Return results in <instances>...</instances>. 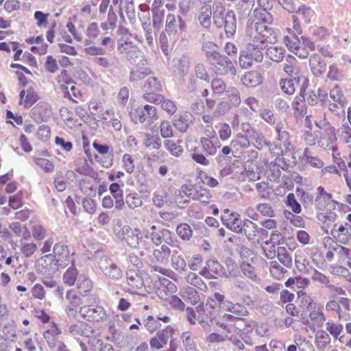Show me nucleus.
Listing matches in <instances>:
<instances>
[{"instance_id":"obj_1","label":"nucleus","mask_w":351,"mask_h":351,"mask_svg":"<svg viewBox=\"0 0 351 351\" xmlns=\"http://www.w3.org/2000/svg\"><path fill=\"white\" fill-rule=\"evenodd\" d=\"M246 34L249 38L247 43L266 46L276 42L278 34L274 29L263 23H255L248 25Z\"/></svg>"},{"instance_id":"obj_2","label":"nucleus","mask_w":351,"mask_h":351,"mask_svg":"<svg viewBox=\"0 0 351 351\" xmlns=\"http://www.w3.org/2000/svg\"><path fill=\"white\" fill-rule=\"evenodd\" d=\"M213 22L218 29L223 28L228 37L233 36L237 29V19L234 11L226 12L221 3L213 5Z\"/></svg>"},{"instance_id":"obj_3","label":"nucleus","mask_w":351,"mask_h":351,"mask_svg":"<svg viewBox=\"0 0 351 351\" xmlns=\"http://www.w3.org/2000/svg\"><path fill=\"white\" fill-rule=\"evenodd\" d=\"M93 258L104 276L115 281L122 278L123 272L121 267L104 252L97 250L94 254Z\"/></svg>"},{"instance_id":"obj_4","label":"nucleus","mask_w":351,"mask_h":351,"mask_svg":"<svg viewBox=\"0 0 351 351\" xmlns=\"http://www.w3.org/2000/svg\"><path fill=\"white\" fill-rule=\"evenodd\" d=\"M275 131L278 135V141L281 143H270V152L276 156L290 155L293 147L290 141V134L286 130L285 125L282 121H279L275 126Z\"/></svg>"},{"instance_id":"obj_5","label":"nucleus","mask_w":351,"mask_h":351,"mask_svg":"<svg viewBox=\"0 0 351 351\" xmlns=\"http://www.w3.org/2000/svg\"><path fill=\"white\" fill-rule=\"evenodd\" d=\"M173 232L162 226L152 225L150 227V232L145 235V238H150L152 243L156 246L162 245V243L171 247L176 245L177 240L173 237Z\"/></svg>"},{"instance_id":"obj_6","label":"nucleus","mask_w":351,"mask_h":351,"mask_svg":"<svg viewBox=\"0 0 351 351\" xmlns=\"http://www.w3.org/2000/svg\"><path fill=\"white\" fill-rule=\"evenodd\" d=\"M130 117L135 124L147 122L148 125H151L158 119L156 107L151 105H145L131 109Z\"/></svg>"},{"instance_id":"obj_7","label":"nucleus","mask_w":351,"mask_h":351,"mask_svg":"<svg viewBox=\"0 0 351 351\" xmlns=\"http://www.w3.org/2000/svg\"><path fill=\"white\" fill-rule=\"evenodd\" d=\"M71 254L69 247L62 242L57 243L54 245L53 254H47L44 257L46 258H52L56 262V265L61 268H64L70 263H74L73 255Z\"/></svg>"},{"instance_id":"obj_8","label":"nucleus","mask_w":351,"mask_h":351,"mask_svg":"<svg viewBox=\"0 0 351 351\" xmlns=\"http://www.w3.org/2000/svg\"><path fill=\"white\" fill-rule=\"evenodd\" d=\"M234 286L236 289L232 293L234 299L240 300L247 306H253L255 304V300L250 295L251 288L254 287L252 283L243 280L236 279L234 282Z\"/></svg>"},{"instance_id":"obj_9","label":"nucleus","mask_w":351,"mask_h":351,"mask_svg":"<svg viewBox=\"0 0 351 351\" xmlns=\"http://www.w3.org/2000/svg\"><path fill=\"white\" fill-rule=\"evenodd\" d=\"M186 28L185 21L180 15L169 14L166 17L165 32L170 39L176 40Z\"/></svg>"},{"instance_id":"obj_10","label":"nucleus","mask_w":351,"mask_h":351,"mask_svg":"<svg viewBox=\"0 0 351 351\" xmlns=\"http://www.w3.org/2000/svg\"><path fill=\"white\" fill-rule=\"evenodd\" d=\"M115 234L119 239L125 241L129 247L134 249L139 247L142 234L138 228L132 229L130 226L125 225L119 231L115 229Z\"/></svg>"},{"instance_id":"obj_11","label":"nucleus","mask_w":351,"mask_h":351,"mask_svg":"<svg viewBox=\"0 0 351 351\" xmlns=\"http://www.w3.org/2000/svg\"><path fill=\"white\" fill-rule=\"evenodd\" d=\"M208 62L214 66L217 75L230 74L234 75L237 73V70L232 62L227 56L220 53H217Z\"/></svg>"},{"instance_id":"obj_12","label":"nucleus","mask_w":351,"mask_h":351,"mask_svg":"<svg viewBox=\"0 0 351 351\" xmlns=\"http://www.w3.org/2000/svg\"><path fill=\"white\" fill-rule=\"evenodd\" d=\"M79 313L82 318L89 322H103L107 317L105 309L101 305H84L80 307Z\"/></svg>"},{"instance_id":"obj_13","label":"nucleus","mask_w":351,"mask_h":351,"mask_svg":"<svg viewBox=\"0 0 351 351\" xmlns=\"http://www.w3.org/2000/svg\"><path fill=\"white\" fill-rule=\"evenodd\" d=\"M317 196L315 198V206L317 210H330L335 207L336 202L332 199V195L331 193H327L322 186L317 187Z\"/></svg>"},{"instance_id":"obj_14","label":"nucleus","mask_w":351,"mask_h":351,"mask_svg":"<svg viewBox=\"0 0 351 351\" xmlns=\"http://www.w3.org/2000/svg\"><path fill=\"white\" fill-rule=\"evenodd\" d=\"M221 219L222 223L226 226L227 228L235 233H241L243 220H241L239 214L237 213H230L228 209H226L223 211V214L221 215Z\"/></svg>"},{"instance_id":"obj_15","label":"nucleus","mask_w":351,"mask_h":351,"mask_svg":"<svg viewBox=\"0 0 351 351\" xmlns=\"http://www.w3.org/2000/svg\"><path fill=\"white\" fill-rule=\"evenodd\" d=\"M69 332L75 339L80 337L90 338L95 335L93 327L83 321L71 324L69 328Z\"/></svg>"},{"instance_id":"obj_16","label":"nucleus","mask_w":351,"mask_h":351,"mask_svg":"<svg viewBox=\"0 0 351 351\" xmlns=\"http://www.w3.org/2000/svg\"><path fill=\"white\" fill-rule=\"evenodd\" d=\"M173 332L174 330L171 326H167L165 328L158 331L156 335L150 340L151 348L156 350L162 348L167 343Z\"/></svg>"},{"instance_id":"obj_17","label":"nucleus","mask_w":351,"mask_h":351,"mask_svg":"<svg viewBox=\"0 0 351 351\" xmlns=\"http://www.w3.org/2000/svg\"><path fill=\"white\" fill-rule=\"evenodd\" d=\"M61 334V329L57 324L53 322L50 328L43 331V337L49 348L51 350H55L56 345H58L57 343L60 341V336Z\"/></svg>"},{"instance_id":"obj_18","label":"nucleus","mask_w":351,"mask_h":351,"mask_svg":"<svg viewBox=\"0 0 351 351\" xmlns=\"http://www.w3.org/2000/svg\"><path fill=\"white\" fill-rule=\"evenodd\" d=\"M223 273L224 269L221 263L216 260L210 259L206 262V266L199 272V274L207 279H213L215 278L216 276H222Z\"/></svg>"},{"instance_id":"obj_19","label":"nucleus","mask_w":351,"mask_h":351,"mask_svg":"<svg viewBox=\"0 0 351 351\" xmlns=\"http://www.w3.org/2000/svg\"><path fill=\"white\" fill-rule=\"evenodd\" d=\"M66 299L69 302V304L64 308L66 315L68 317H75L77 308L82 303V299L74 289H69L66 291Z\"/></svg>"},{"instance_id":"obj_20","label":"nucleus","mask_w":351,"mask_h":351,"mask_svg":"<svg viewBox=\"0 0 351 351\" xmlns=\"http://www.w3.org/2000/svg\"><path fill=\"white\" fill-rule=\"evenodd\" d=\"M337 138L335 130L332 128L324 131L320 136L318 145L324 149L331 150L333 152L337 151Z\"/></svg>"},{"instance_id":"obj_21","label":"nucleus","mask_w":351,"mask_h":351,"mask_svg":"<svg viewBox=\"0 0 351 351\" xmlns=\"http://www.w3.org/2000/svg\"><path fill=\"white\" fill-rule=\"evenodd\" d=\"M245 306L246 305L243 304L241 302V303H233L230 300H226L223 305V310L234 314L237 317L241 319L243 317H246L249 315V311Z\"/></svg>"},{"instance_id":"obj_22","label":"nucleus","mask_w":351,"mask_h":351,"mask_svg":"<svg viewBox=\"0 0 351 351\" xmlns=\"http://www.w3.org/2000/svg\"><path fill=\"white\" fill-rule=\"evenodd\" d=\"M193 121V116L188 112H184L174 117L173 123L178 130L185 132Z\"/></svg>"},{"instance_id":"obj_23","label":"nucleus","mask_w":351,"mask_h":351,"mask_svg":"<svg viewBox=\"0 0 351 351\" xmlns=\"http://www.w3.org/2000/svg\"><path fill=\"white\" fill-rule=\"evenodd\" d=\"M309 66L314 76L320 77L326 70V63L322 60L321 57L314 53L309 58Z\"/></svg>"},{"instance_id":"obj_24","label":"nucleus","mask_w":351,"mask_h":351,"mask_svg":"<svg viewBox=\"0 0 351 351\" xmlns=\"http://www.w3.org/2000/svg\"><path fill=\"white\" fill-rule=\"evenodd\" d=\"M190 66L189 60L186 56H182L173 66V73L178 79H183L189 73Z\"/></svg>"},{"instance_id":"obj_25","label":"nucleus","mask_w":351,"mask_h":351,"mask_svg":"<svg viewBox=\"0 0 351 351\" xmlns=\"http://www.w3.org/2000/svg\"><path fill=\"white\" fill-rule=\"evenodd\" d=\"M171 252L172 251L169 245L162 244L159 247L153 250L152 255L157 263L167 265L169 263Z\"/></svg>"},{"instance_id":"obj_26","label":"nucleus","mask_w":351,"mask_h":351,"mask_svg":"<svg viewBox=\"0 0 351 351\" xmlns=\"http://www.w3.org/2000/svg\"><path fill=\"white\" fill-rule=\"evenodd\" d=\"M126 278L128 285L130 289L128 290V292L134 293L135 291L133 289H140L144 286V281L143 278L134 270H130L126 274Z\"/></svg>"},{"instance_id":"obj_27","label":"nucleus","mask_w":351,"mask_h":351,"mask_svg":"<svg viewBox=\"0 0 351 351\" xmlns=\"http://www.w3.org/2000/svg\"><path fill=\"white\" fill-rule=\"evenodd\" d=\"M250 142L245 135L239 133L235 135L230 142V146L236 153H242V152L250 147Z\"/></svg>"},{"instance_id":"obj_28","label":"nucleus","mask_w":351,"mask_h":351,"mask_svg":"<svg viewBox=\"0 0 351 351\" xmlns=\"http://www.w3.org/2000/svg\"><path fill=\"white\" fill-rule=\"evenodd\" d=\"M300 80L299 76H294L289 79H281L279 85L284 93L291 95L295 93L296 87L298 86Z\"/></svg>"},{"instance_id":"obj_29","label":"nucleus","mask_w":351,"mask_h":351,"mask_svg":"<svg viewBox=\"0 0 351 351\" xmlns=\"http://www.w3.org/2000/svg\"><path fill=\"white\" fill-rule=\"evenodd\" d=\"M217 143H219V141L217 138H206L202 137L200 138V144L202 145L203 151L206 153V156H215L217 152Z\"/></svg>"},{"instance_id":"obj_30","label":"nucleus","mask_w":351,"mask_h":351,"mask_svg":"<svg viewBox=\"0 0 351 351\" xmlns=\"http://www.w3.org/2000/svg\"><path fill=\"white\" fill-rule=\"evenodd\" d=\"M171 256L172 267L178 272L185 271L186 263L184 258L182 252L178 250H173Z\"/></svg>"},{"instance_id":"obj_31","label":"nucleus","mask_w":351,"mask_h":351,"mask_svg":"<svg viewBox=\"0 0 351 351\" xmlns=\"http://www.w3.org/2000/svg\"><path fill=\"white\" fill-rule=\"evenodd\" d=\"M212 16L213 17V10H212L210 5H205L202 7L198 15V21L200 25L206 29H209Z\"/></svg>"},{"instance_id":"obj_32","label":"nucleus","mask_w":351,"mask_h":351,"mask_svg":"<svg viewBox=\"0 0 351 351\" xmlns=\"http://www.w3.org/2000/svg\"><path fill=\"white\" fill-rule=\"evenodd\" d=\"M266 48V46L247 43L246 45L245 53H247L250 56V58L254 60L255 62H261L263 59V51Z\"/></svg>"},{"instance_id":"obj_33","label":"nucleus","mask_w":351,"mask_h":351,"mask_svg":"<svg viewBox=\"0 0 351 351\" xmlns=\"http://www.w3.org/2000/svg\"><path fill=\"white\" fill-rule=\"evenodd\" d=\"M32 113L38 116L36 119L40 121H47L51 117V110L49 104L45 103H39L32 110Z\"/></svg>"},{"instance_id":"obj_34","label":"nucleus","mask_w":351,"mask_h":351,"mask_svg":"<svg viewBox=\"0 0 351 351\" xmlns=\"http://www.w3.org/2000/svg\"><path fill=\"white\" fill-rule=\"evenodd\" d=\"M302 159L315 168H322L324 165V162L315 154L313 149L306 147L304 149L302 155Z\"/></svg>"},{"instance_id":"obj_35","label":"nucleus","mask_w":351,"mask_h":351,"mask_svg":"<svg viewBox=\"0 0 351 351\" xmlns=\"http://www.w3.org/2000/svg\"><path fill=\"white\" fill-rule=\"evenodd\" d=\"M262 80L261 75L254 71L246 73L241 78L243 85L247 87H256L262 82Z\"/></svg>"},{"instance_id":"obj_36","label":"nucleus","mask_w":351,"mask_h":351,"mask_svg":"<svg viewBox=\"0 0 351 351\" xmlns=\"http://www.w3.org/2000/svg\"><path fill=\"white\" fill-rule=\"evenodd\" d=\"M241 233L244 232L249 241H254L258 237V226L250 219H245L241 224Z\"/></svg>"},{"instance_id":"obj_37","label":"nucleus","mask_w":351,"mask_h":351,"mask_svg":"<svg viewBox=\"0 0 351 351\" xmlns=\"http://www.w3.org/2000/svg\"><path fill=\"white\" fill-rule=\"evenodd\" d=\"M248 138H251L253 141H254L255 147L261 149L265 146L270 147V143L267 141L265 138L263 134L256 128L254 129L247 135Z\"/></svg>"},{"instance_id":"obj_38","label":"nucleus","mask_w":351,"mask_h":351,"mask_svg":"<svg viewBox=\"0 0 351 351\" xmlns=\"http://www.w3.org/2000/svg\"><path fill=\"white\" fill-rule=\"evenodd\" d=\"M152 73L149 67L141 68L138 66L132 67L130 72V82H134L143 80Z\"/></svg>"},{"instance_id":"obj_39","label":"nucleus","mask_w":351,"mask_h":351,"mask_svg":"<svg viewBox=\"0 0 351 351\" xmlns=\"http://www.w3.org/2000/svg\"><path fill=\"white\" fill-rule=\"evenodd\" d=\"M285 49L282 47L271 46L266 49V56L276 62H282L285 56Z\"/></svg>"},{"instance_id":"obj_40","label":"nucleus","mask_w":351,"mask_h":351,"mask_svg":"<svg viewBox=\"0 0 351 351\" xmlns=\"http://www.w3.org/2000/svg\"><path fill=\"white\" fill-rule=\"evenodd\" d=\"M182 141L180 139L176 141L173 140H166L164 143L165 149L173 156L178 157L183 153Z\"/></svg>"},{"instance_id":"obj_41","label":"nucleus","mask_w":351,"mask_h":351,"mask_svg":"<svg viewBox=\"0 0 351 351\" xmlns=\"http://www.w3.org/2000/svg\"><path fill=\"white\" fill-rule=\"evenodd\" d=\"M142 88L144 92H160L162 86L158 77L152 76L146 80Z\"/></svg>"},{"instance_id":"obj_42","label":"nucleus","mask_w":351,"mask_h":351,"mask_svg":"<svg viewBox=\"0 0 351 351\" xmlns=\"http://www.w3.org/2000/svg\"><path fill=\"white\" fill-rule=\"evenodd\" d=\"M180 295L186 300H189L191 304L195 305L199 301V295L197 290L190 286H187L180 291Z\"/></svg>"},{"instance_id":"obj_43","label":"nucleus","mask_w":351,"mask_h":351,"mask_svg":"<svg viewBox=\"0 0 351 351\" xmlns=\"http://www.w3.org/2000/svg\"><path fill=\"white\" fill-rule=\"evenodd\" d=\"M284 160L283 158H280L279 157H278L276 159V162H271L269 165V177L270 178V180H272V181H277V180H278L280 177V175H281V171H280V168L284 169V167H281L280 166V162H282V160ZM282 162L284 163V165L287 167L289 166V165H287L284 161H282Z\"/></svg>"},{"instance_id":"obj_44","label":"nucleus","mask_w":351,"mask_h":351,"mask_svg":"<svg viewBox=\"0 0 351 351\" xmlns=\"http://www.w3.org/2000/svg\"><path fill=\"white\" fill-rule=\"evenodd\" d=\"M269 10L265 8H255L254 10L253 15L258 21L257 23H263L265 25H269L273 22V17Z\"/></svg>"},{"instance_id":"obj_45","label":"nucleus","mask_w":351,"mask_h":351,"mask_svg":"<svg viewBox=\"0 0 351 351\" xmlns=\"http://www.w3.org/2000/svg\"><path fill=\"white\" fill-rule=\"evenodd\" d=\"M330 343L329 335L324 330L317 331L315 335V343L319 350H324Z\"/></svg>"},{"instance_id":"obj_46","label":"nucleus","mask_w":351,"mask_h":351,"mask_svg":"<svg viewBox=\"0 0 351 351\" xmlns=\"http://www.w3.org/2000/svg\"><path fill=\"white\" fill-rule=\"evenodd\" d=\"M144 145L146 147H152L154 149H159L162 145V141L157 134L146 133L145 134Z\"/></svg>"},{"instance_id":"obj_47","label":"nucleus","mask_w":351,"mask_h":351,"mask_svg":"<svg viewBox=\"0 0 351 351\" xmlns=\"http://www.w3.org/2000/svg\"><path fill=\"white\" fill-rule=\"evenodd\" d=\"M186 281L201 291H206L207 289L206 283L202 280L200 276L195 273H189L186 277Z\"/></svg>"},{"instance_id":"obj_48","label":"nucleus","mask_w":351,"mask_h":351,"mask_svg":"<svg viewBox=\"0 0 351 351\" xmlns=\"http://www.w3.org/2000/svg\"><path fill=\"white\" fill-rule=\"evenodd\" d=\"M287 63L284 64L283 69L286 73L291 76H298L299 69L296 66V59L291 55H289L286 59Z\"/></svg>"},{"instance_id":"obj_49","label":"nucleus","mask_w":351,"mask_h":351,"mask_svg":"<svg viewBox=\"0 0 351 351\" xmlns=\"http://www.w3.org/2000/svg\"><path fill=\"white\" fill-rule=\"evenodd\" d=\"M278 261L285 267H291L292 265L291 256L285 247H278L276 250Z\"/></svg>"},{"instance_id":"obj_50","label":"nucleus","mask_w":351,"mask_h":351,"mask_svg":"<svg viewBox=\"0 0 351 351\" xmlns=\"http://www.w3.org/2000/svg\"><path fill=\"white\" fill-rule=\"evenodd\" d=\"M176 233L182 241H189L192 237L193 231L189 224L183 223L177 226Z\"/></svg>"},{"instance_id":"obj_51","label":"nucleus","mask_w":351,"mask_h":351,"mask_svg":"<svg viewBox=\"0 0 351 351\" xmlns=\"http://www.w3.org/2000/svg\"><path fill=\"white\" fill-rule=\"evenodd\" d=\"M240 269L243 275L253 282H256L260 280L255 273L254 267L250 263L243 262L240 265Z\"/></svg>"},{"instance_id":"obj_52","label":"nucleus","mask_w":351,"mask_h":351,"mask_svg":"<svg viewBox=\"0 0 351 351\" xmlns=\"http://www.w3.org/2000/svg\"><path fill=\"white\" fill-rule=\"evenodd\" d=\"M199 186H195L191 184H184L182 186L180 193L182 196H186L190 199H195L198 198Z\"/></svg>"},{"instance_id":"obj_53","label":"nucleus","mask_w":351,"mask_h":351,"mask_svg":"<svg viewBox=\"0 0 351 351\" xmlns=\"http://www.w3.org/2000/svg\"><path fill=\"white\" fill-rule=\"evenodd\" d=\"M164 12V10H160L156 7L153 8L152 10L153 26L158 31L160 30L163 25Z\"/></svg>"},{"instance_id":"obj_54","label":"nucleus","mask_w":351,"mask_h":351,"mask_svg":"<svg viewBox=\"0 0 351 351\" xmlns=\"http://www.w3.org/2000/svg\"><path fill=\"white\" fill-rule=\"evenodd\" d=\"M58 78L59 82L62 81L65 84L61 85L62 90L64 93V97H69L71 99V94L69 92V88L66 85L71 84L73 83V82L68 75L67 71L66 70H62L60 74L58 75Z\"/></svg>"},{"instance_id":"obj_55","label":"nucleus","mask_w":351,"mask_h":351,"mask_svg":"<svg viewBox=\"0 0 351 351\" xmlns=\"http://www.w3.org/2000/svg\"><path fill=\"white\" fill-rule=\"evenodd\" d=\"M78 272L74 263L65 271L63 275V280L64 283L69 286H73L76 282Z\"/></svg>"},{"instance_id":"obj_56","label":"nucleus","mask_w":351,"mask_h":351,"mask_svg":"<svg viewBox=\"0 0 351 351\" xmlns=\"http://www.w3.org/2000/svg\"><path fill=\"white\" fill-rule=\"evenodd\" d=\"M217 45L213 42H204L202 45V51L204 52L206 60L208 62L217 53Z\"/></svg>"},{"instance_id":"obj_57","label":"nucleus","mask_w":351,"mask_h":351,"mask_svg":"<svg viewBox=\"0 0 351 351\" xmlns=\"http://www.w3.org/2000/svg\"><path fill=\"white\" fill-rule=\"evenodd\" d=\"M284 43L290 51H293L301 45V37L299 38L295 34H289L284 37Z\"/></svg>"},{"instance_id":"obj_58","label":"nucleus","mask_w":351,"mask_h":351,"mask_svg":"<svg viewBox=\"0 0 351 351\" xmlns=\"http://www.w3.org/2000/svg\"><path fill=\"white\" fill-rule=\"evenodd\" d=\"M285 204L291 209L293 213L299 214L301 213V205L295 199V195L293 193H290L287 195Z\"/></svg>"},{"instance_id":"obj_59","label":"nucleus","mask_w":351,"mask_h":351,"mask_svg":"<svg viewBox=\"0 0 351 351\" xmlns=\"http://www.w3.org/2000/svg\"><path fill=\"white\" fill-rule=\"evenodd\" d=\"M269 269L272 276L278 280L282 278L285 274L287 272V269L280 266L276 261L270 262Z\"/></svg>"},{"instance_id":"obj_60","label":"nucleus","mask_w":351,"mask_h":351,"mask_svg":"<svg viewBox=\"0 0 351 351\" xmlns=\"http://www.w3.org/2000/svg\"><path fill=\"white\" fill-rule=\"evenodd\" d=\"M93 288V284L90 279L84 278L80 281L77 285L79 293L83 296H88L90 295Z\"/></svg>"},{"instance_id":"obj_61","label":"nucleus","mask_w":351,"mask_h":351,"mask_svg":"<svg viewBox=\"0 0 351 351\" xmlns=\"http://www.w3.org/2000/svg\"><path fill=\"white\" fill-rule=\"evenodd\" d=\"M226 94L229 101L234 106H239L241 104V97L239 91L234 87L228 88L226 90Z\"/></svg>"},{"instance_id":"obj_62","label":"nucleus","mask_w":351,"mask_h":351,"mask_svg":"<svg viewBox=\"0 0 351 351\" xmlns=\"http://www.w3.org/2000/svg\"><path fill=\"white\" fill-rule=\"evenodd\" d=\"M125 204L130 208L134 209L141 206L142 200L136 193H130L125 197Z\"/></svg>"},{"instance_id":"obj_63","label":"nucleus","mask_w":351,"mask_h":351,"mask_svg":"<svg viewBox=\"0 0 351 351\" xmlns=\"http://www.w3.org/2000/svg\"><path fill=\"white\" fill-rule=\"evenodd\" d=\"M256 208L264 217H274L276 215L274 209L269 204L259 203L256 205Z\"/></svg>"},{"instance_id":"obj_64","label":"nucleus","mask_w":351,"mask_h":351,"mask_svg":"<svg viewBox=\"0 0 351 351\" xmlns=\"http://www.w3.org/2000/svg\"><path fill=\"white\" fill-rule=\"evenodd\" d=\"M327 77L333 81H341L343 79V71L339 69L336 64L329 66Z\"/></svg>"}]
</instances>
